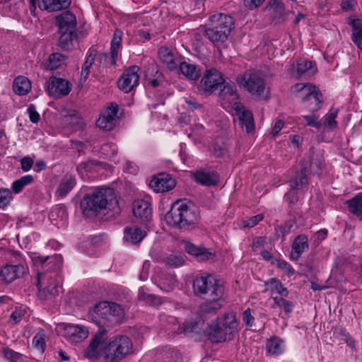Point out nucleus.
Masks as SVG:
<instances>
[{"mask_svg": "<svg viewBox=\"0 0 362 362\" xmlns=\"http://www.w3.org/2000/svg\"><path fill=\"white\" fill-rule=\"evenodd\" d=\"M133 214L142 224H147L152 218V209L149 202L137 199L133 202Z\"/></svg>", "mask_w": 362, "mask_h": 362, "instance_id": "nucleus-14", "label": "nucleus"}, {"mask_svg": "<svg viewBox=\"0 0 362 362\" xmlns=\"http://www.w3.org/2000/svg\"><path fill=\"white\" fill-rule=\"evenodd\" d=\"M124 240L127 243L137 244L146 236V232L141 228L134 227H126L124 228Z\"/></svg>", "mask_w": 362, "mask_h": 362, "instance_id": "nucleus-29", "label": "nucleus"}, {"mask_svg": "<svg viewBox=\"0 0 362 362\" xmlns=\"http://www.w3.org/2000/svg\"><path fill=\"white\" fill-rule=\"evenodd\" d=\"M158 56L160 60L165 64L167 68L173 71L177 69V64L175 62L173 52L168 47H161L158 51Z\"/></svg>", "mask_w": 362, "mask_h": 362, "instance_id": "nucleus-34", "label": "nucleus"}, {"mask_svg": "<svg viewBox=\"0 0 362 362\" xmlns=\"http://www.w3.org/2000/svg\"><path fill=\"white\" fill-rule=\"evenodd\" d=\"M224 82L222 74L213 68L205 71L200 86L204 92L213 93L221 88Z\"/></svg>", "mask_w": 362, "mask_h": 362, "instance_id": "nucleus-10", "label": "nucleus"}, {"mask_svg": "<svg viewBox=\"0 0 362 362\" xmlns=\"http://www.w3.org/2000/svg\"><path fill=\"white\" fill-rule=\"evenodd\" d=\"M234 18L222 13H214L209 18L204 35L213 43L224 42L234 28Z\"/></svg>", "mask_w": 362, "mask_h": 362, "instance_id": "nucleus-4", "label": "nucleus"}, {"mask_svg": "<svg viewBox=\"0 0 362 362\" xmlns=\"http://www.w3.org/2000/svg\"><path fill=\"white\" fill-rule=\"evenodd\" d=\"M237 82L259 99L269 98L268 92L265 90L264 79L257 72L246 71L243 75L238 76Z\"/></svg>", "mask_w": 362, "mask_h": 362, "instance_id": "nucleus-9", "label": "nucleus"}, {"mask_svg": "<svg viewBox=\"0 0 362 362\" xmlns=\"http://www.w3.org/2000/svg\"><path fill=\"white\" fill-rule=\"evenodd\" d=\"M176 182L170 175L160 173L155 175L150 182V187L157 192H164L175 187Z\"/></svg>", "mask_w": 362, "mask_h": 362, "instance_id": "nucleus-16", "label": "nucleus"}, {"mask_svg": "<svg viewBox=\"0 0 362 362\" xmlns=\"http://www.w3.org/2000/svg\"><path fill=\"white\" fill-rule=\"evenodd\" d=\"M76 179L72 175H66L62 180L57 190V194L60 197H64L74 187Z\"/></svg>", "mask_w": 362, "mask_h": 362, "instance_id": "nucleus-36", "label": "nucleus"}, {"mask_svg": "<svg viewBox=\"0 0 362 362\" xmlns=\"http://www.w3.org/2000/svg\"><path fill=\"white\" fill-rule=\"evenodd\" d=\"M21 165L23 172H28L33 165V160L29 156L24 157L21 160Z\"/></svg>", "mask_w": 362, "mask_h": 362, "instance_id": "nucleus-62", "label": "nucleus"}, {"mask_svg": "<svg viewBox=\"0 0 362 362\" xmlns=\"http://www.w3.org/2000/svg\"><path fill=\"white\" fill-rule=\"evenodd\" d=\"M266 286L269 288H266L264 292L270 290L272 293L276 292L282 296L287 297L288 296V291L284 286L282 283L276 278H272L264 282Z\"/></svg>", "mask_w": 362, "mask_h": 362, "instance_id": "nucleus-38", "label": "nucleus"}, {"mask_svg": "<svg viewBox=\"0 0 362 362\" xmlns=\"http://www.w3.org/2000/svg\"><path fill=\"white\" fill-rule=\"evenodd\" d=\"M97 57V51L95 49H90L88 51L87 57L82 66L81 77L86 81L89 76L90 69L93 64L94 61Z\"/></svg>", "mask_w": 362, "mask_h": 362, "instance_id": "nucleus-41", "label": "nucleus"}, {"mask_svg": "<svg viewBox=\"0 0 362 362\" xmlns=\"http://www.w3.org/2000/svg\"><path fill=\"white\" fill-rule=\"evenodd\" d=\"M58 46L64 51H71L78 45L80 33L78 30L60 32Z\"/></svg>", "mask_w": 362, "mask_h": 362, "instance_id": "nucleus-19", "label": "nucleus"}, {"mask_svg": "<svg viewBox=\"0 0 362 362\" xmlns=\"http://www.w3.org/2000/svg\"><path fill=\"white\" fill-rule=\"evenodd\" d=\"M242 128H245L247 133L254 129V119L252 112L246 110L244 105L239 102L234 103L233 107Z\"/></svg>", "mask_w": 362, "mask_h": 362, "instance_id": "nucleus-17", "label": "nucleus"}, {"mask_svg": "<svg viewBox=\"0 0 362 362\" xmlns=\"http://www.w3.org/2000/svg\"><path fill=\"white\" fill-rule=\"evenodd\" d=\"M81 208L86 217H95L101 213L112 211L113 215L120 212L115 191L110 187L96 189L83 197Z\"/></svg>", "mask_w": 362, "mask_h": 362, "instance_id": "nucleus-2", "label": "nucleus"}, {"mask_svg": "<svg viewBox=\"0 0 362 362\" xmlns=\"http://www.w3.org/2000/svg\"><path fill=\"white\" fill-rule=\"evenodd\" d=\"M220 97L229 103H233V104L237 102L238 94L235 83L230 82L225 84L223 88L221 89Z\"/></svg>", "mask_w": 362, "mask_h": 362, "instance_id": "nucleus-35", "label": "nucleus"}, {"mask_svg": "<svg viewBox=\"0 0 362 362\" xmlns=\"http://www.w3.org/2000/svg\"><path fill=\"white\" fill-rule=\"evenodd\" d=\"M243 321L247 327H252L255 322V317L251 315V310L250 308H247L243 312Z\"/></svg>", "mask_w": 362, "mask_h": 362, "instance_id": "nucleus-60", "label": "nucleus"}, {"mask_svg": "<svg viewBox=\"0 0 362 362\" xmlns=\"http://www.w3.org/2000/svg\"><path fill=\"white\" fill-rule=\"evenodd\" d=\"M265 0H244L245 6L250 10L258 8Z\"/></svg>", "mask_w": 362, "mask_h": 362, "instance_id": "nucleus-64", "label": "nucleus"}, {"mask_svg": "<svg viewBox=\"0 0 362 362\" xmlns=\"http://www.w3.org/2000/svg\"><path fill=\"white\" fill-rule=\"evenodd\" d=\"M337 113V110H331L325 117L324 124L330 129H334L337 126V122L335 119Z\"/></svg>", "mask_w": 362, "mask_h": 362, "instance_id": "nucleus-50", "label": "nucleus"}, {"mask_svg": "<svg viewBox=\"0 0 362 362\" xmlns=\"http://www.w3.org/2000/svg\"><path fill=\"white\" fill-rule=\"evenodd\" d=\"M34 181V177L31 175H26L15 180L12 184V190L16 193H20L25 186H27Z\"/></svg>", "mask_w": 362, "mask_h": 362, "instance_id": "nucleus-45", "label": "nucleus"}, {"mask_svg": "<svg viewBox=\"0 0 362 362\" xmlns=\"http://www.w3.org/2000/svg\"><path fill=\"white\" fill-rule=\"evenodd\" d=\"M351 40L362 51V20L354 18L351 21Z\"/></svg>", "mask_w": 362, "mask_h": 362, "instance_id": "nucleus-31", "label": "nucleus"}, {"mask_svg": "<svg viewBox=\"0 0 362 362\" xmlns=\"http://www.w3.org/2000/svg\"><path fill=\"white\" fill-rule=\"evenodd\" d=\"M50 6V12L58 11L67 8L71 4V0H53Z\"/></svg>", "mask_w": 362, "mask_h": 362, "instance_id": "nucleus-53", "label": "nucleus"}, {"mask_svg": "<svg viewBox=\"0 0 362 362\" xmlns=\"http://www.w3.org/2000/svg\"><path fill=\"white\" fill-rule=\"evenodd\" d=\"M88 331L83 326L67 325L64 327V337L73 342L81 341L88 337Z\"/></svg>", "mask_w": 362, "mask_h": 362, "instance_id": "nucleus-22", "label": "nucleus"}, {"mask_svg": "<svg viewBox=\"0 0 362 362\" xmlns=\"http://www.w3.org/2000/svg\"><path fill=\"white\" fill-rule=\"evenodd\" d=\"M3 353L4 356L11 362H17L21 356L20 354L8 348L4 349Z\"/></svg>", "mask_w": 362, "mask_h": 362, "instance_id": "nucleus-58", "label": "nucleus"}, {"mask_svg": "<svg viewBox=\"0 0 362 362\" xmlns=\"http://www.w3.org/2000/svg\"><path fill=\"white\" fill-rule=\"evenodd\" d=\"M267 8L272 10L273 18L278 23L285 21L286 12L285 11L284 4L281 0H269L264 9Z\"/></svg>", "mask_w": 362, "mask_h": 362, "instance_id": "nucleus-28", "label": "nucleus"}, {"mask_svg": "<svg viewBox=\"0 0 362 362\" xmlns=\"http://www.w3.org/2000/svg\"><path fill=\"white\" fill-rule=\"evenodd\" d=\"M65 57L60 53H52L49 55L48 60L45 66L47 69L53 70L61 66L62 62L64 60Z\"/></svg>", "mask_w": 362, "mask_h": 362, "instance_id": "nucleus-46", "label": "nucleus"}, {"mask_svg": "<svg viewBox=\"0 0 362 362\" xmlns=\"http://www.w3.org/2000/svg\"><path fill=\"white\" fill-rule=\"evenodd\" d=\"M25 315V312L21 309H16L14 310L10 316V320L13 322L14 324L18 323Z\"/></svg>", "mask_w": 362, "mask_h": 362, "instance_id": "nucleus-63", "label": "nucleus"}, {"mask_svg": "<svg viewBox=\"0 0 362 362\" xmlns=\"http://www.w3.org/2000/svg\"><path fill=\"white\" fill-rule=\"evenodd\" d=\"M97 60L100 64H101L105 67H109V66L116 65V64H112L111 63V60H112V54L111 53H110V56H109L105 52H101L98 55Z\"/></svg>", "mask_w": 362, "mask_h": 362, "instance_id": "nucleus-56", "label": "nucleus"}, {"mask_svg": "<svg viewBox=\"0 0 362 362\" xmlns=\"http://www.w3.org/2000/svg\"><path fill=\"white\" fill-rule=\"evenodd\" d=\"M273 299L277 306L282 307L284 308V312L287 315H290L294 306L291 301L288 300L283 297H274Z\"/></svg>", "mask_w": 362, "mask_h": 362, "instance_id": "nucleus-49", "label": "nucleus"}, {"mask_svg": "<svg viewBox=\"0 0 362 362\" xmlns=\"http://www.w3.org/2000/svg\"><path fill=\"white\" fill-rule=\"evenodd\" d=\"M13 90L19 95H25L31 90V83L25 76H19L14 79Z\"/></svg>", "mask_w": 362, "mask_h": 362, "instance_id": "nucleus-33", "label": "nucleus"}, {"mask_svg": "<svg viewBox=\"0 0 362 362\" xmlns=\"http://www.w3.org/2000/svg\"><path fill=\"white\" fill-rule=\"evenodd\" d=\"M33 346L41 351H44L45 349V334L42 329L39 331L33 339Z\"/></svg>", "mask_w": 362, "mask_h": 362, "instance_id": "nucleus-48", "label": "nucleus"}, {"mask_svg": "<svg viewBox=\"0 0 362 362\" xmlns=\"http://www.w3.org/2000/svg\"><path fill=\"white\" fill-rule=\"evenodd\" d=\"M309 166L312 174L319 175L322 170V163L319 158H312Z\"/></svg>", "mask_w": 362, "mask_h": 362, "instance_id": "nucleus-54", "label": "nucleus"}, {"mask_svg": "<svg viewBox=\"0 0 362 362\" xmlns=\"http://www.w3.org/2000/svg\"><path fill=\"white\" fill-rule=\"evenodd\" d=\"M185 251L193 256H195L199 261H206L211 259L213 254L204 247H198L192 243H186Z\"/></svg>", "mask_w": 362, "mask_h": 362, "instance_id": "nucleus-27", "label": "nucleus"}, {"mask_svg": "<svg viewBox=\"0 0 362 362\" xmlns=\"http://www.w3.org/2000/svg\"><path fill=\"white\" fill-rule=\"evenodd\" d=\"M118 110L119 106L116 103H112L100 115L96 122L97 126L107 131L112 130L116 124Z\"/></svg>", "mask_w": 362, "mask_h": 362, "instance_id": "nucleus-13", "label": "nucleus"}, {"mask_svg": "<svg viewBox=\"0 0 362 362\" xmlns=\"http://www.w3.org/2000/svg\"><path fill=\"white\" fill-rule=\"evenodd\" d=\"M103 351L110 362H119L133 352V344L129 337L117 335L110 339Z\"/></svg>", "mask_w": 362, "mask_h": 362, "instance_id": "nucleus-7", "label": "nucleus"}, {"mask_svg": "<svg viewBox=\"0 0 362 362\" xmlns=\"http://www.w3.org/2000/svg\"><path fill=\"white\" fill-rule=\"evenodd\" d=\"M26 272L27 267L23 264H6L1 269L0 276L4 282L9 284L23 277Z\"/></svg>", "mask_w": 362, "mask_h": 362, "instance_id": "nucleus-15", "label": "nucleus"}, {"mask_svg": "<svg viewBox=\"0 0 362 362\" xmlns=\"http://www.w3.org/2000/svg\"><path fill=\"white\" fill-rule=\"evenodd\" d=\"M300 165V170H297L294 177L289 180L290 190L284 195V199L291 208L298 202L297 191L308 185V163L306 161L301 160Z\"/></svg>", "mask_w": 362, "mask_h": 362, "instance_id": "nucleus-8", "label": "nucleus"}, {"mask_svg": "<svg viewBox=\"0 0 362 362\" xmlns=\"http://www.w3.org/2000/svg\"><path fill=\"white\" fill-rule=\"evenodd\" d=\"M206 302L202 303L200 306V312L202 315H213L221 308L220 300H205Z\"/></svg>", "mask_w": 362, "mask_h": 362, "instance_id": "nucleus-43", "label": "nucleus"}, {"mask_svg": "<svg viewBox=\"0 0 362 362\" xmlns=\"http://www.w3.org/2000/svg\"><path fill=\"white\" fill-rule=\"evenodd\" d=\"M294 220H288L284 223V224L277 226L275 228V236L277 239L281 238L282 241L285 240V236L289 234L295 225Z\"/></svg>", "mask_w": 362, "mask_h": 362, "instance_id": "nucleus-44", "label": "nucleus"}, {"mask_svg": "<svg viewBox=\"0 0 362 362\" xmlns=\"http://www.w3.org/2000/svg\"><path fill=\"white\" fill-rule=\"evenodd\" d=\"M27 112L29 115L30 120L33 123H37L39 122L40 117L39 113L36 111V108L34 105H30L28 107Z\"/></svg>", "mask_w": 362, "mask_h": 362, "instance_id": "nucleus-61", "label": "nucleus"}, {"mask_svg": "<svg viewBox=\"0 0 362 362\" xmlns=\"http://www.w3.org/2000/svg\"><path fill=\"white\" fill-rule=\"evenodd\" d=\"M72 88L71 83L67 80L56 76L49 78L47 90L49 95L59 98L66 96L70 93Z\"/></svg>", "mask_w": 362, "mask_h": 362, "instance_id": "nucleus-12", "label": "nucleus"}, {"mask_svg": "<svg viewBox=\"0 0 362 362\" xmlns=\"http://www.w3.org/2000/svg\"><path fill=\"white\" fill-rule=\"evenodd\" d=\"M345 204L351 214L362 222V192L346 201Z\"/></svg>", "mask_w": 362, "mask_h": 362, "instance_id": "nucleus-30", "label": "nucleus"}, {"mask_svg": "<svg viewBox=\"0 0 362 362\" xmlns=\"http://www.w3.org/2000/svg\"><path fill=\"white\" fill-rule=\"evenodd\" d=\"M303 117L305 120L307 122V124L308 126L314 127L317 129H320L322 123L320 121H318L317 117L316 115H305L303 116Z\"/></svg>", "mask_w": 362, "mask_h": 362, "instance_id": "nucleus-59", "label": "nucleus"}, {"mask_svg": "<svg viewBox=\"0 0 362 362\" xmlns=\"http://www.w3.org/2000/svg\"><path fill=\"white\" fill-rule=\"evenodd\" d=\"M264 218L263 214H259L256 216L249 218L248 219L243 221V227L244 228H252L255 226L259 221Z\"/></svg>", "mask_w": 362, "mask_h": 362, "instance_id": "nucleus-55", "label": "nucleus"}, {"mask_svg": "<svg viewBox=\"0 0 362 362\" xmlns=\"http://www.w3.org/2000/svg\"><path fill=\"white\" fill-rule=\"evenodd\" d=\"M193 290L196 295L204 300H220L224 293V288L213 276H197L193 281Z\"/></svg>", "mask_w": 362, "mask_h": 362, "instance_id": "nucleus-6", "label": "nucleus"}, {"mask_svg": "<svg viewBox=\"0 0 362 362\" xmlns=\"http://www.w3.org/2000/svg\"><path fill=\"white\" fill-rule=\"evenodd\" d=\"M309 248L308 237L301 234L298 235L293 240L291 246V258L293 260H298L301 255Z\"/></svg>", "mask_w": 362, "mask_h": 362, "instance_id": "nucleus-25", "label": "nucleus"}, {"mask_svg": "<svg viewBox=\"0 0 362 362\" xmlns=\"http://www.w3.org/2000/svg\"><path fill=\"white\" fill-rule=\"evenodd\" d=\"M199 218V212L193 206L176 202L166 214L165 219L168 225L185 231L194 228Z\"/></svg>", "mask_w": 362, "mask_h": 362, "instance_id": "nucleus-3", "label": "nucleus"}, {"mask_svg": "<svg viewBox=\"0 0 362 362\" xmlns=\"http://www.w3.org/2000/svg\"><path fill=\"white\" fill-rule=\"evenodd\" d=\"M179 68L182 74L189 80L196 81L202 75L201 69L187 62H181Z\"/></svg>", "mask_w": 362, "mask_h": 362, "instance_id": "nucleus-32", "label": "nucleus"}, {"mask_svg": "<svg viewBox=\"0 0 362 362\" xmlns=\"http://www.w3.org/2000/svg\"><path fill=\"white\" fill-rule=\"evenodd\" d=\"M35 264L41 266L42 272L37 274L36 286L38 288V297L47 300L57 296L61 288V281L57 278V271L62 264V257L37 255L33 258Z\"/></svg>", "mask_w": 362, "mask_h": 362, "instance_id": "nucleus-1", "label": "nucleus"}, {"mask_svg": "<svg viewBox=\"0 0 362 362\" xmlns=\"http://www.w3.org/2000/svg\"><path fill=\"white\" fill-rule=\"evenodd\" d=\"M277 263V267L287 272L288 275L291 276L295 273L293 268L285 260L283 259H274Z\"/></svg>", "mask_w": 362, "mask_h": 362, "instance_id": "nucleus-57", "label": "nucleus"}, {"mask_svg": "<svg viewBox=\"0 0 362 362\" xmlns=\"http://www.w3.org/2000/svg\"><path fill=\"white\" fill-rule=\"evenodd\" d=\"M220 322L223 329L228 332L229 339H234L238 333V325L235 313L233 312L226 313Z\"/></svg>", "mask_w": 362, "mask_h": 362, "instance_id": "nucleus-26", "label": "nucleus"}, {"mask_svg": "<svg viewBox=\"0 0 362 362\" xmlns=\"http://www.w3.org/2000/svg\"><path fill=\"white\" fill-rule=\"evenodd\" d=\"M138 298L139 300L152 305H159L162 304L161 298L148 293L146 288L141 287L139 290Z\"/></svg>", "mask_w": 362, "mask_h": 362, "instance_id": "nucleus-42", "label": "nucleus"}, {"mask_svg": "<svg viewBox=\"0 0 362 362\" xmlns=\"http://www.w3.org/2000/svg\"><path fill=\"white\" fill-rule=\"evenodd\" d=\"M140 68L138 66H132L126 69L119 78L118 88L124 93H129L139 85Z\"/></svg>", "mask_w": 362, "mask_h": 362, "instance_id": "nucleus-11", "label": "nucleus"}, {"mask_svg": "<svg viewBox=\"0 0 362 362\" xmlns=\"http://www.w3.org/2000/svg\"><path fill=\"white\" fill-rule=\"evenodd\" d=\"M315 65L311 61L300 59L297 62V72L300 76L303 74L313 75L316 71Z\"/></svg>", "mask_w": 362, "mask_h": 362, "instance_id": "nucleus-40", "label": "nucleus"}, {"mask_svg": "<svg viewBox=\"0 0 362 362\" xmlns=\"http://www.w3.org/2000/svg\"><path fill=\"white\" fill-rule=\"evenodd\" d=\"M162 262L170 267H178L185 263V255L182 254L163 255L160 257Z\"/></svg>", "mask_w": 362, "mask_h": 362, "instance_id": "nucleus-37", "label": "nucleus"}, {"mask_svg": "<svg viewBox=\"0 0 362 362\" xmlns=\"http://www.w3.org/2000/svg\"><path fill=\"white\" fill-rule=\"evenodd\" d=\"M56 21L59 27V31H72L76 30V18L74 14L66 11L56 17Z\"/></svg>", "mask_w": 362, "mask_h": 362, "instance_id": "nucleus-24", "label": "nucleus"}, {"mask_svg": "<svg viewBox=\"0 0 362 362\" xmlns=\"http://www.w3.org/2000/svg\"><path fill=\"white\" fill-rule=\"evenodd\" d=\"M296 90L301 92L305 94L303 100H308L311 98H313L317 103V107L315 110L320 109V105L322 104V95L320 91L319 88L312 84H296L294 87Z\"/></svg>", "mask_w": 362, "mask_h": 362, "instance_id": "nucleus-21", "label": "nucleus"}, {"mask_svg": "<svg viewBox=\"0 0 362 362\" xmlns=\"http://www.w3.org/2000/svg\"><path fill=\"white\" fill-rule=\"evenodd\" d=\"M281 341L277 338L271 339L267 343L268 352L273 355H279L282 353L280 346Z\"/></svg>", "mask_w": 362, "mask_h": 362, "instance_id": "nucleus-51", "label": "nucleus"}, {"mask_svg": "<svg viewBox=\"0 0 362 362\" xmlns=\"http://www.w3.org/2000/svg\"><path fill=\"white\" fill-rule=\"evenodd\" d=\"M66 207L64 205H57L51 210L49 218L51 221H54L57 218L63 220L66 217Z\"/></svg>", "mask_w": 362, "mask_h": 362, "instance_id": "nucleus-47", "label": "nucleus"}, {"mask_svg": "<svg viewBox=\"0 0 362 362\" xmlns=\"http://www.w3.org/2000/svg\"><path fill=\"white\" fill-rule=\"evenodd\" d=\"M107 330L103 328H100L96 332L93 338L90 340V342L85 351V356L88 358H97L99 354V346L101 345L107 338Z\"/></svg>", "mask_w": 362, "mask_h": 362, "instance_id": "nucleus-20", "label": "nucleus"}, {"mask_svg": "<svg viewBox=\"0 0 362 362\" xmlns=\"http://www.w3.org/2000/svg\"><path fill=\"white\" fill-rule=\"evenodd\" d=\"M122 32L119 30H116L113 37L111 40V54H112V60L111 63L112 64H117V59L118 57V49L120 47L122 42Z\"/></svg>", "mask_w": 362, "mask_h": 362, "instance_id": "nucleus-39", "label": "nucleus"}, {"mask_svg": "<svg viewBox=\"0 0 362 362\" xmlns=\"http://www.w3.org/2000/svg\"><path fill=\"white\" fill-rule=\"evenodd\" d=\"M220 320L219 318L216 319ZM207 337L212 343H220L226 341H231L229 339L227 330H225L221 325V322H216L209 325L206 329Z\"/></svg>", "mask_w": 362, "mask_h": 362, "instance_id": "nucleus-18", "label": "nucleus"}, {"mask_svg": "<svg viewBox=\"0 0 362 362\" xmlns=\"http://www.w3.org/2000/svg\"><path fill=\"white\" fill-rule=\"evenodd\" d=\"M192 177L197 183L208 187L215 186L219 181V177L216 173L208 172L204 170L192 173Z\"/></svg>", "mask_w": 362, "mask_h": 362, "instance_id": "nucleus-23", "label": "nucleus"}, {"mask_svg": "<svg viewBox=\"0 0 362 362\" xmlns=\"http://www.w3.org/2000/svg\"><path fill=\"white\" fill-rule=\"evenodd\" d=\"M13 197L11 192L6 188L0 189V208H5L11 201Z\"/></svg>", "mask_w": 362, "mask_h": 362, "instance_id": "nucleus-52", "label": "nucleus"}, {"mask_svg": "<svg viewBox=\"0 0 362 362\" xmlns=\"http://www.w3.org/2000/svg\"><path fill=\"white\" fill-rule=\"evenodd\" d=\"M90 315L93 321L99 326H113L119 324L124 316V310L120 305L103 301L98 303Z\"/></svg>", "mask_w": 362, "mask_h": 362, "instance_id": "nucleus-5", "label": "nucleus"}]
</instances>
